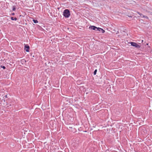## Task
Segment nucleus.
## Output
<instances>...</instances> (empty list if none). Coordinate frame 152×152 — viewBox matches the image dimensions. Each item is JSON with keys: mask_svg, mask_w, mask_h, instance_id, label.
<instances>
[{"mask_svg": "<svg viewBox=\"0 0 152 152\" xmlns=\"http://www.w3.org/2000/svg\"><path fill=\"white\" fill-rule=\"evenodd\" d=\"M12 15H14V13H12Z\"/></svg>", "mask_w": 152, "mask_h": 152, "instance_id": "4468645a", "label": "nucleus"}, {"mask_svg": "<svg viewBox=\"0 0 152 152\" xmlns=\"http://www.w3.org/2000/svg\"><path fill=\"white\" fill-rule=\"evenodd\" d=\"M11 20H15V21L16 20H17V18H14L13 17H11Z\"/></svg>", "mask_w": 152, "mask_h": 152, "instance_id": "39448f33", "label": "nucleus"}, {"mask_svg": "<svg viewBox=\"0 0 152 152\" xmlns=\"http://www.w3.org/2000/svg\"><path fill=\"white\" fill-rule=\"evenodd\" d=\"M102 29L101 28H97L96 31H102Z\"/></svg>", "mask_w": 152, "mask_h": 152, "instance_id": "423d86ee", "label": "nucleus"}, {"mask_svg": "<svg viewBox=\"0 0 152 152\" xmlns=\"http://www.w3.org/2000/svg\"><path fill=\"white\" fill-rule=\"evenodd\" d=\"M70 15L69 11L68 9H66L63 12V15L66 18H69Z\"/></svg>", "mask_w": 152, "mask_h": 152, "instance_id": "f257e3e1", "label": "nucleus"}, {"mask_svg": "<svg viewBox=\"0 0 152 152\" xmlns=\"http://www.w3.org/2000/svg\"><path fill=\"white\" fill-rule=\"evenodd\" d=\"M15 10V7H13L12 9V10L14 11Z\"/></svg>", "mask_w": 152, "mask_h": 152, "instance_id": "9b49d317", "label": "nucleus"}, {"mask_svg": "<svg viewBox=\"0 0 152 152\" xmlns=\"http://www.w3.org/2000/svg\"><path fill=\"white\" fill-rule=\"evenodd\" d=\"M97 27H96L93 26H89V28L91 29V30H93L95 31H96V29H97Z\"/></svg>", "mask_w": 152, "mask_h": 152, "instance_id": "7ed1b4c3", "label": "nucleus"}, {"mask_svg": "<svg viewBox=\"0 0 152 152\" xmlns=\"http://www.w3.org/2000/svg\"><path fill=\"white\" fill-rule=\"evenodd\" d=\"M96 72H97V70L96 69L95 70L94 72V75H95L96 74Z\"/></svg>", "mask_w": 152, "mask_h": 152, "instance_id": "6e6552de", "label": "nucleus"}, {"mask_svg": "<svg viewBox=\"0 0 152 152\" xmlns=\"http://www.w3.org/2000/svg\"><path fill=\"white\" fill-rule=\"evenodd\" d=\"M143 17H145V18L146 17V18H147V17H146H146L145 16H144Z\"/></svg>", "mask_w": 152, "mask_h": 152, "instance_id": "ddd939ff", "label": "nucleus"}, {"mask_svg": "<svg viewBox=\"0 0 152 152\" xmlns=\"http://www.w3.org/2000/svg\"><path fill=\"white\" fill-rule=\"evenodd\" d=\"M1 67L3 69H5L6 68L4 66H1Z\"/></svg>", "mask_w": 152, "mask_h": 152, "instance_id": "1a4fd4ad", "label": "nucleus"}, {"mask_svg": "<svg viewBox=\"0 0 152 152\" xmlns=\"http://www.w3.org/2000/svg\"><path fill=\"white\" fill-rule=\"evenodd\" d=\"M33 21L35 23H37L38 22L37 20H33Z\"/></svg>", "mask_w": 152, "mask_h": 152, "instance_id": "0eeeda50", "label": "nucleus"}, {"mask_svg": "<svg viewBox=\"0 0 152 152\" xmlns=\"http://www.w3.org/2000/svg\"><path fill=\"white\" fill-rule=\"evenodd\" d=\"M102 31V33H104L105 32L104 30H103L102 29V31Z\"/></svg>", "mask_w": 152, "mask_h": 152, "instance_id": "9d476101", "label": "nucleus"}, {"mask_svg": "<svg viewBox=\"0 0 152 152\" xmlns=\"http://www.w3.org/2000/svg\"><path fill=\"white\" fill-rule=\"evenodd\" d=\"M143 40H142V42H143Z\"/></svg>", "mask_w": 152, "mask_h": 152, "instance_id": "2eb2a0df", "label": "nucleus"}, {"mask_svg": "<svg viewBox=\"0 0 152 152\" xmlns=\"http://www.w3.org/2000/svg\"><path fill=\"white\" fill-rule=\"evenodd\" d=\"M25 48H27V49L26 50V51L27 52H29V47L28 45H25Z\"/></svg>", "mask_w": 152, "mask_h": 152, "instance_id": "20e7f679", "label": "nucleus"}, {"mask_svg": "<svg viewBox=\"0 0 152 152\" xmlns=\"http://www.w3.org/2000/svg\"><path fill=\"white\" fill-rule=\"evenodd\" d=\"M138 14H139L140 15H142V14H141V13H140L139 12H138Z\"/></svg>", "mask_w": 152, "mask_h": 152, "instance_id": "f8f14e48", "label": "nucleus"}, {"mask_svg": "<svg viewBox=\"0 0 152 152\" xmlns=\"http://www.w3.org/2000/svg\"><path fill=\"white\" fill-rule=\"evenodd\" d=\"M130 44L132 46L137 48H140V46L138 44L134 42H130Z\"/></svg>", "mask_w": 152, "mask_h": 152, "instance_id": "f03ea898", "label": "nucleus"}]
</instances>
